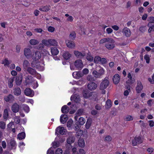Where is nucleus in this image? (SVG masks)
I'll return each instance as SVG.
<instances>
[{"mask_svg":"<svg viewBox=\"0 0 154 154\" xmlns=\"http://www.w3.org/2000/svg\"><path fill=\"white\" fill-rule=\"evenodd\" d=\"M74 65L75 67L72 65L70 66V69L71 70L75 69V68L76 69H81L83 67V64L82 61L81 60H77L75 61L74 63Z\"/></svg>","mask_w":154,"mask_h":154,"instance_id":"2","label":"nucleus"},{"mask_svg":"<svg viewBox=\"0 0 154 154\" xmlns=\"http://www.w3.org/2000/svg\"><path fill=\"white\" fill-rule=\"evenodd\" d=\"M115 42L113 39L109 37L103 38L100 41V44L105 43V46L109 50H112L115 47Z\"/></svg>","mask_w":154,"mask_h":154,"instance_id":"1","label":"nucleus"},{"mask_svg":"<svg viewBox=\"0 0 154 154\" xmlns=\"http://www.w3.org/2000/svg\"><path fill=\"white\" fill-rule=\"evenodd\" d=\"M63 151L60 148H58L55 151V154H62Z\"/></svg>","mask_w":154,"mask_h":154,"instance_id":"60","label":"nucleus"},{"mask_svg":"<svg viewBox=\"0 0 154 154\" xmlns=\"http://www.w3.org/2000/svg\"><path fill=\"white\" fill-rule=\"evenodd\" d=\"M11 109L13 112L17 113L19 110L20 106L17 103H15L12 105Z\"/></svg>","mask_w":154,"mask_h":154,"instance_id":"7","label":"nucleus"},{"mask_svg":"<svg viewBox=\"0 0 154 154\" xmlns=\"http://www.w3.org/2000/svg\"><path fill=\"white\" fill-rule=\"evenodd\" d=\"M23 79V75L20 73L19 76H17L16 79V83L17 85H20L22 82Z\"/></svg>","mask_w":154,"mask_h":154,"instance_id":"18","label":"nucleus"},{"mask_svg":"<svg viewBox=\"0 0 154 154\" xmlns=\"http://www.w3.org/2000/svg\"><path fill=\"white\" fill-rule=\"evenodd\" d=\"M67 130L64 127L59 126L56 129V134H60L61 135H63L66 134Z\"/></svg>","mask_w":154,"mask_h":154,"instance_id":"5","label":"nucleus"},{"mask_svg":"<svg viewBox=\"0 0 154 154\" xmlns=\"http://www.w3.org/2000/svg\"><path fill=\"white\" fill-rule=\"evenodd\" d=\"M29 43L31 45H35L38 44L39 41L36 39H32L29 40Z\"/></svg>","mask_w":154,"mask_h":154,"instance_id":"28","label":"nucleus"},{"mask_svg":"<svg viewBox=\"0 0 154 154\" xmlns=\"http://www.w3.org/2000/svg\"><path fill=\"white\" fill-rule=\"evenodd\" d=\"M14 122L16 124H19L20 122V118L19 116H16L14 118Z\"/></svg>","mask_w":154,"mask_h":154,"instance_id":"50","label":"nucleus"},{"mask_svg":"<svg viewBox=\"0 0 154 154\" xmlns=\"http://www.w3.org/2000/svg\"><path fill=\"white\" fill-rule=\"evenodd\" d=\"M51 52L52 55H56L59 53V51L57 48L52 47L51 48Z\"/></svg>","mask_w":154,"mask_h":154,"instance_id":"25","label":"nucleus"},{"mask_svg":"<svg viewBox=\"0 0 154 154\" xmlns=\"http://www.w3.org/2000/svg\"><path fill=\"white\" fill-rule=\"evenodd\" d=\"M143 89V86L140 82H138L137 85L136 87V91L138 93H140L141 91Z\"/></svg>","mask_w":154,"mask_h":154,"instance_id":"19","label":"nucleus"},{"mask_svg":"<svg viewBox=\"0 0 154 154\" xmlns=\"http://www.w3.org/2000/svg\"><path fill=\"white\" fill-rule=\"evenodd\" d=\"M109 83V82L108 79L105 78L100 84V89L101 90H104L108 86Z\"/></svg>","mask_w":154,"mask_h":154,"instance_id":"4","label":"nucleus"},{"mask_svg":"<svg viewBox=\"0 0 154 154\" xmlns=\"http://www.w3.org/2000/svg\"><path fill=\"white\" fill-rule=\"evenodd\" d=\"M148 20L149 22V23H154V17H150L148 18Z\"/></svg>","mask_w":154,"mask_h":154,"instance_id":"58","label":"nucleus"},{"mask_svg":"<svg viewBox=\"0 0 154 154\" xmlns=\"http://www.w3.org/2000/svg\"><path fill=\"white\" fill-rule=\"evenodd\" d=\"M83 96L85 98H88L92 95V93L90 92L87 90H84L83 91Z\"/></svg>","mask_w":154,"mask_h":154,"instance_id":"17","label":"nucleus"},{"mask_svg":"<svg viewBox=\"0 0 154 154\" xmlns=\"http://www.w3.org/2000/svg\"><path fill=\"white\" fill-rule=\"evenodd\" d=\"M135 140H136L137 144H140L142 142V140L140 137H135Z\"/></svg>","mask_w":154,"mask_h":154,"instance_id":"43","label":"nucleus"},{"mask_svg":"<svg viewBox=\"0 0 154 154\" xmlns=\"http://www.w3.org/2000/svg\"><path fill=\"white\" fill-rule=\"evenodd\" d=\"M74 53L75 56L79 58H82L85 55V54L84 53H82L78 51H74Z\"/></svg>","mask_w":154,"mask_h":154,"instance_id":"12","label":"nucleus"},{"mask_svg":"<svg viewBox=\"0 0 154 154\" xmlns=\"http://www.w3.org/2000/svg\"><path fill=\"white\" fill-rule=\"evenodd\" d=\"M112 106L111 102L110 100H107L105 105V107L106 109H109Z\"/></svg>","mask_w":154,"mask_h":154,"instance_id":"37","label":"nucleus"},{"mask_svg":"<svg viewBox=\"0 0 154 154\" xmlns=\"http://www.w3.org/2000/svg\"><path fill=\"white\" fill-rule=\"evenodd\" d=\"M41 57V54L38 51H35L32 55V57L33 60H37L39 59Z\"/></svg>","mask_w":154,"mask_h":154,"instance_id":"8","label":"nucleus"},{"mask_svg":"<svg viewBox=\"0 0 154 154\" xmlns=\"http://www.w3.org/2000/svg\"><path fill=\"white\" fill-rule=\"evenodd\" d=\"M7 146L10 149H15L17 147V144L16 141L14 139H11L7 141Z\"/></svg>","mask_w":154,"mask_h":154,"instance_id":"3","label":"nucleus"},{"mask_svg":"<svg viewBox=\"0 0 154 154\" xmlns=\"http://www.w3.org/2000/svg\"><path fill=\"white\" fill-rule=\"evenodd\" d=\"M73 120L71 119H69L67 122V127L69 129L71 128V127L73 123Z\"/></svg>","mask_w":154,"mask_h":154,"instance_id":"48","label":"nucleus"},{"mask_svg":"<svg viewBox=\"0 0 154 154\" xmlns=\"http://www.w3.org/2000/svg\"><path fill=\"white\" fill-rule=\"evenodd\" d=\"M61 110L62 113H67L69 111V109L66 105H64L62 107Z\"/></svg>","mask_w":154,"mask_h":154,"instance_id":"26","label":"nucleus"},{"mask_svg":"<svg viewBox=\"0 0 154 154\" xmlns=\"http://www.w3.org/2000/svg\"><path fill=\"white\" fill-rule=\"evenodd\" d=\"M50 6H42L39 8V10L43 12L48 11L50 9Z\"/></svg>","mask_w":154,"mask_h":154,"instance_id":"30","label":"nucleus"},{"mask_svg":"<svg viewBox=\"0 0 154 154\" xmlns=\"http://www.w3.org/2000/svg\"><path fill=\"white\" fill-rule=\"evenodd\" d=\"M4 100L7 102L10 101L12 102L14 100V97L12 94H9L8 96H5Z\"/></svg>","mask_w":154,"mask_h":154,"instance_id":"14","label":"nucleus"},{"mask_svg":"<svg viewBox=\"0 0 154 154\" xmlns=\"http://www.w3.org/2000/svg\"><path fill=\"white\" fill-rule=\"evenodd\" d=\"M100 57L99 56H96L94 59V62L96 63H100Z\"/></svg>","mask_w":154,"mask_h":154,"instance_id":"44","label":"nucleus"},{"mask_svg":"<svg viewBox=\"0 0 154 154\" xmlns=\"http://www.w3.org/2000/svg\"><path fill=\"white\" fill-rule=\"evenodd\" d=\"M100 62L102 64H105L106 63V60L104 58H100Z\"/></svg>","mask_w":154,"mask_h":154,"instance_id":"63","label":"nucleus"},{"mask_svg":"<svg viewBox=\"0 0 154 154\" xmlns=\"http://www.w3.org/2000/svg\"><path fill=\"white\" fill-rule=\"evenodd\" d=\"M85 119L82 117H80L79 120V123L80 125H83L85 122Z\"/></svg>","mask_w":154,"mask_h":154,"instance_id":"38","label":"nucleus"},{"mask_svg":"<svg viewBox=\"0 0 154 154\" xmlns=\"http://www.w3.org/2000/svg\"><path fill=\"white\" fill-rule=\"evenodd\" d=\"M127 88L128 90L125 91L124 93V94L125 96H128L129 94V92L131 91L130 88L129 86Z\"/></svg>","mask_w":154,"mask_h":154,"instance_id":"53","label":"nucleus"},{"mask_svg":"<svg viewBox=\"0 0 154 154\" xmlns=\"http://www.w3.org/2000/svg\"><path fill=\"white\" fill-rule=\"evenodd\" d=\"M92 73L95 77L96 78H101L98 72L97 71L94 70L93 71Z\"/></svg>","mask_w":154,"mask_h":154,"instance_id":"40","label":"nucleus"},{"mask_svg":"<svg viewBox=\"0 0 154 154\" xmlns=\"http://www.w3.org/2000/svg\"><path fill=\"white\" fill-rule=\"evenodd\" d=\"M76 35L75 32L72 31L71 32L69 36L70 38L72 40L74 39L76 37Z\"/></svg>","mask_w":154,"mask_h":154,"instance_id":"39","label":"nucleus"},{"mask_svg":"<svg viewBox=\"0 0 154 154\" xmlns=\"http://www.w3.org/2000/svg\"><path fill=\"white\" fill-rule=\"evenodd\" d=\"M147 26L149 28L148 29V32L149 33L151 32L152 31H154V24H152L151 23H149Z\"/></svg>","mask_w":154,"mask_h":154,"instance_id":"29","label":"nucleus"},{"mask_svg":"<svg viewBox=\"0 0 154 154\" xmlns=\"http://www.w3.org/2000/svg\"><path fill=\"white\" fill-rule=\"evenodd\" d=\"M66 43L67 47L69 48H72L75 47V44L73 41L67 40L66 41Z\"/></svg>","mask_w":154,"mask_h":154,"instance_id":"15","label":"nucleus"},{"mask_svg":"<svg viewBox=\"0 0 154 154\" xmlns=\"http://www.w3.org/2000/svg\"><path fill=\"white\" fill-rule=\"evenodd\" d=\"M87 87L88 89L92 91L95 90L97 88V85L95 83L91 82L88 84Z\"/></svg>","mask_w":154,"mask_h":154,"instance_id":"9","label":"nucleus"},{"mask_svg":"<svg viewBox=\"0 0 154 154\" xmlns=\"http://www.w3.org/2000/svg\"><path fill=\"white\" fill-rule=\"evenodd\" d=\"M86 58L88 60L90 61H92L94 60L93 57L92 56L89 55L87 56Z\"/></svg>","mask_w":154,"mask_h":154,"instance_id":"61","label":"nucleus"},{"mask_svg":"<svg viewBox=\"0 0 154 154\" xmlns=\"http://www.w3.org/2000/svg\"><path fill=\"white\" fill-rule=\"evenodd\" d=\"M24 55L27 58L32 57V53L30 49L29 48H25L24 50Z\"/></svg>","mask_w":154,"mask_h":154,"instance_id":"6","label":"nucleus"},{"mask_svg":"<svg viewBox=\"0 0 154 154\" xmlns=\"http://www.w3.org/2000/svg\"><path fill=\"white\" fill-rule=\"evenodd\" d=\"M44 47V45L42 43L39 44L37 46V48L38 49H41L43 48Z\"/></svg>","mask_w":154,"mask_h":154,"instance_id":"62","label":"nucleus"},{"mask_svg":"<svg viewBox=\"0 0 154 154\" xmlns=\"http://www.w3.org/2000/svg\"><path fill=\"white\" fill-rule=\"evenodd\" d=\"M27 70V71L32 75H35L36 74L35 70L31 67H28Z\"/></svg>","mask_w":154,"mask_h":154,"instance_id":"27","label":"nucleus"},{"mask_svg":"<svg viewBox=\"0 0 154 154\" xmlns=\"http://www.w3.org/2000/svg\"><path fill=\"white\" fill-rule=\"evenodd\" d=\"M144 58L146 60L147 63H148L149 62V57L148 55H146L144 56Z\"/></svg>","mask_w":154,"mask_h":154,"instance_id":"59","label":"nucleus"},{"mask_svg":"<svg viewBox=\"0 0 154 154\" xmlns=\"http://www.w3.org/2000/svg\"><path fill=\"white\" fill-rule=\"evenodd\" d=\"M65 16L66 17H68V18L66 19V20L67 21L70 22H72L73 21L74 18L72 16H69V15L67 14H65Z\"/></svg>","mask_w":154,"mask_h":154,"instance_id":"41","label":"nucleus"},{"mask_svg":"<svg viewBox=\"0 0 154 154\" xmlns=\"http://www.w3.org/2000/svg\"><path fill=\"white\" fill-rule=\"evenodd\" d=\"M42 43L44 45L47 47H50V39L48 40L43 39L42 41Z\"/></svg>","mask_w":154,"mask_h":154,"instance_id":"34","label":"nucleus"},{"mask_svg":"<svg viewBox=\"0 0 154 154\" xmlns=\"http://www.w3.org/2000/svg\"><path fill=\"white\" fill-rule=\"evenodd\" d=\"M24 93L26 96L31 97H32L34 95L33 91L29 88H26L25 90Z\"/></svg>","mask_w":154,"mask_h":154,"instance_id":"10","label":"nucleus"},{"mask_svg":"<svg viewBox=\"0 0 154 154\" xmlns=\"http://www.w3.org/2000/svg\"><path fill=\"white\" fill-rule=\"evenodd\" d=\"M91 125V122L89 120L87 121L85 125L86 128L87 129L89 128Z\"/></svg>","mask_w":154,"mask_h":154,"instance_id":"55","label":"nucleus"},{"mask_svg":"<svg viewBox=\"0 0 154 154\" xmlns=\"http://www.w3.org/2000/svg\"><path fill=\"white\" fill-rule=\"evenodd\" d=\"M5 124L3 122H0V128L4 129L5 128Z\"/></svg>","mask_w":154,"mask_h":154,"instance_id":"56","label":"nucleus"},{"mask_svg":"<svg viewBox=\"0 0 154 154\" xmlns=\"http://www.w3.org/2000/svg\"><path fill=\"white\" fill-rule=\"evenodd\" d=\"M21 90L19 87L15 88L14 90V94L16 96H18L21 94Z\"/></svg>","mask_w":154,"mask_h":154,"instance_id":"22","label":"nucleus"},{"mask_svg":"<svg viewBox=\"0 0 154 154\" xmlns=\"http://www.w3.org/2000/svg\"><path fill=\"white\" fill-rule=\"evenodd\" d=\"M13 79H10L9 80L8 83L9 87L10 88H12L13 86Z\"/></svg>","mask_w":154,"mask_h":154,"instance_id":"57","label":"nucleus"},{"mask_svg":"<svg viewBox=\"0 0 154 154\" xmlns=\"http://www.w3.org/2000/svg\"><path fill=\"white\" fill-rule=\"evenodd\" d=\"M67 116L66 114L62 115L60 117V121L62 124H64L67 120Z\"/></svg>","mask_w":154,"mask_h":154,"instance_id":"21","label":"nucleus"},{"mask_svg":"<svg viewBox=\"0 0 154 154\" xmlns=\"http://www.w3.org/2000/svg\"><path fill=\"white\" fill-rule=\"evenodd\" d=\"M70 100L72 101H73L77 103L79 101L80 97L77 94H75L71 96L70 98Z\"/></svg>","mask_w":154,"mask_h":154,"instance_id":"20","label":"nucleus"},{"mask_svg":"<svg viewBox=\"0 0 154 154\" xmlns=\"http://www.w3.org/2000/svg\"><path fill=\"white\" fill-rule=\"evenodd\" d=\"M42 54L44 56H47L48 57L50 55L49 52L45 49H43L42 50Z\"/></svg>","mask_w":154,"mask_h":154,"instance_id":"42","label":"nucleus"},{"mask_svg":"<svg viewBox=\"0 0 154 154\" xmlns=\"http://www.w3.org/2000/svg\"><path fill=\"white\" fill-rule=\"evenodd\" d=\"M8 116V110L7 109H5L4 110L3 113V117L5 119H7Z\"/></svg>","mask_w":154,"mask_h":154,"instance_id":"45","label":"nucleus"},{"mask_svg":"<svg viewBox=\"0 0 154 154\" xmlns=\"http://www.w3.org/2000/svg\"><path fill=\"white\" fill-rule=\"evenodd\" d=\"M112 80L115 84H118L120 80L119 75L118 74H115L113 77Z\"/></svg>","mask_w":154,"mask_h":154,"instance_id":"16","label":"nucleus"},{"mask_svg":"<svg viewBox=\"0 0 154 154\" xmlns=\"http://www.w3.org/2000/svg\"><path fill=\"white\" fill-rule=\"evenodd\" d=\"M75 140V138L73 136H70L67 140V142L68 143L70 144L73 143Z\"/></svg>","mask_w":154,"mask_h":154,"instance_id":"33","label":"nucleus"},{"mask_svg":"<svg viewBox=\"0 0 154 154\" xmlns=\"http://www.w3.org/2000/svg\"><path fill=\"white\" fill-rule=\"evenodd\" d=\"M55 30V29L54 27L52 26H49L48 28V31L51 32H53Z\"/></svg>","mask_w":154,"mask_h":154,"instance_id":"54","label":"nucleus"},{"mask_svg":"<svg viewBox=\"0 0 154 154\" xmlns=\"http://www.w3.org/2000/svg\"><path fill=\"white\" fill-rule=\"evenodd\" d=\"M29 65V62L27 60H25L23 63V66L24 69H26Z\"/></svg>","mask_w":154,"mask_h":154,"instance_id":"46","label":"nucleus"},{"mask_svg":"<svg viewBox=\"0 0 154 154\" xmlns=\"http://www.w3.org/2000/svg\"><path fill=\"white\" fill-rule=\"evenodd\" d=\"M23 109L25 112L28 113L29 111V106L26 104H24L22 106Z\"/></svg>","mask_w":154,"mask_h":154,"instance_id":"36","label":"nucleus"},{"mask_svg":"<svg viewBox=\"0 0 154 154\" xmlns=\"http://www.w3.org/2000/svg\"><path fill=\"white\" fill-rule=\"evenodd\" d=\"M87 80L90 82H93L94 81V79L91 75H88L87 77Z\"/></svg>","mask_w":154,"mask_h":154,"instance_id":"51","label":"nucleus"},{"mask_svg":"<svg viewBox=\"0 0 154 154\" xmlns=\"http://www.w3.org/2000/svg\"><path fill=\"white\" fill-rule=\"evenodd\" d=\"M122 32L124 35L127 37L130 36L131 34V32L130 29L127 27H125L123 29Z\"/></svg>","mask_w":154,"mask_h":154,"instance_id":"11","label":"nucleus"},{"mask_svg":"<svg viewBox=\"0 0 154 154\" xmlns=\"http://www.w3.org/2000/svg\"><path fill=\"white\" fill-rule=\"evenodd\" d=\"M98 72L101 78L102 75L104 74L105 71L103 68H100L98 71Z\"/></svg>","mask_w":154,"mask_h":154,"instance_id":"47","label":"nucleus"},{"mask_svg":"<svg viewBox=\"0 0 154 154\" xmlns=\"http://www.w3.org/2000/svg\"><path fill=\"white\" fill-rule=\"evenodd\" d=\"M83 113V110L82 109H79L78 110L77 112L76 115H77V116H80L82 115Z\"/></svg>","mask_w":154,"mask_h":154,"instance_id":"49","label":"nucleus"},{"mask_svg":"<svg viewBox=\"0 0 154 154\" xmlns=\"http://www.w3.org/2000/svg\"><path fill=\"white\" fill-rule=\"evenodd\" d=\"M83 75H86L89 72V70L88 69L85 68L84 69L82 70Z\"/></svg>","mask_w":154,"mask_h":154,"instance_id":"64","label":"nucleus"},{"mask_svg":"<svg viewBox=\"0 0 154 154\" xmlns=\"http://www.w3.org/2000/svg\"><path fill=\"white\" fill-rule=\"evenodd\" d=\"M78 144L80 147H84L85 146V142L84 139L82 138H80L78 140Z\"/></svg>","mask_w":154,"mask_h":154,"instance_id":"24","label":"nucleus"},{"mask_svg":"<svg viewBox=\"0 0 154 154\" xmlns=\"http://www.w3.org/2000/svg\"><path fill=\"white\" fill-rule=\"evenodd\" d=\"M71 56V54L68 52H65L63 54V57L66 60H68Z\"/></svg>","mask_w":154,"mask_h":154,"instance_id":"35","label":"nucleus"},{"mask_svg":"<svg viewBox=\"0 0 154 154\" xmlns=\"http://www.w3.org/2000/svg\"><path fill=\"white\" fill-rule=\"evenodd\" d=\"M11 62V60H9L7 58H5L2 60V64H4L5 66H8Z\"/></svg>","mask_w":154,"mask_h":154,"instance_id":"32","label":"nucleus"},{"mask_svg":"<svg viewBox=\"0 0 154 154\" xmlns=\"http://www.w3.org/2000/svg\"><path fill=\"white\" fill-rule=\"evenodd\" d=\"M25 133L24 132H22L19 134L17 136V138L19 140H22L25 138Z\"/></svg>","mask_w":154,"mask_h":154,"instance_id":"31","label":"nucleus"},{"mask_svg":"<svg viewBox=\"0 0 154 154\" xmlns=\"http://www.w3.org/2000/svg\"><path fill=\"white\" fill-rule=\"evenodd\" d=\"M125 119L127 121H132L133 119V118L131 116L128 115L126 116Z\"/></svg>","mask_w":154,"mask_h":154,"instance_id":"52","label":"nucleus"},{"mask_svg":"<svg viewBox=\"0 0 154 154\" xmlns=\"http://www.w3.org/2000/svg\"><path fill=\"white\" fill-rule=\"evenodd\" d=\"M58 45L57 42L55 39H50V47L51 46H56Z\"/></svg>","mask_w":154,"mask_h":154,"instance_id":"23","label":"nucleus"},{"mask_svg":"<svg viewBox=\"0 0 154 154\" xmlns=\"http://www.w3.org/2000/svg\"><path fill=\"white\" fill-rule=\"evenodd\" d=\"M72 75L74 78L76 79H79L83 76V74L80 71L75 72L72 73Z\"/></svg>","mask_w":154,"mask_h":154,"instance_id":"13","label":"nucleus"}]
</instances>
